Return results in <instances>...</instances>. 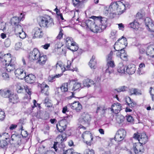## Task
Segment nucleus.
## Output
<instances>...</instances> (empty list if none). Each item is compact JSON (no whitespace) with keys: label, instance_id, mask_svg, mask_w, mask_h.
Returning <instances> with one entry per match:
<instances>
[{"label":"nucleus","instance_id":"obj_59","mask_svg":"<svg viewBox=\"0 0 154 154\" xmlns=\"http://www.w3.org/2000/svg\"><path fill=\"white\" fill-rule=\"evenodd\" d=\"M116 31L115 30H113L111 31L110 34V37L112 38H114L116 37Z\"/></svg>","mask_w":154,"mask_h":154},{"label":"nucleus","instance_id":"obj_45","mask_svg":"<svg viewBox=\"0 0 154 154\" xmlns=\"http://www.w3.org/2000/svg\"><path fill=\"white\" fill-rule=\"evenodd\" d=\"M107 65L108 66V68L106 70L107 72L108 70L109 67L113 68L115 66L113 60L107 61Z\"/></svg>","mask_w":154,"mask_h":154},{"label":"nucleus","instance_id":"obj_20","mask_svg":"<svg viewBox=\"0 0 154 154\" xmlns=\"http://www.w3.org/2000/svg\"><path fill=\"white\" fill-rule=\"evenodd\" d=\"M136 71L135 66L134 64H130L127 67L126 72L129 74H134Z\"/></svg>","mask_w":154,"mask_h":154},{"label":"nucleus","instance_id":"obj_38","mask_svg":"<svg viewBox=\"0 0 154 154\" xmlns=\"http://www.w3.org/2000/svg\"><path fill=\"white\" fill-rule=\"evenodd\" d=\"M81 84L78 82H75L71 90L74 91L77 90L79 91L81 87Z\"/></svg>","mask_w":154,"mask_h":154},{"label":"nucleus","instance_id":"obj_25","mask_svg":"<svg viewBox=\"0 0 154 154\" xmlns=\"http://www.w3.org/2000/svg\"><path fill=\"white\" fill-rule=\"evenodd\" d=\"M107 111V109L105 107L99 106L97 109L96 112L98 113L100 112L102 116H105L106 111Z\"/></svg>","mask_w":154,"mask_h":154},{"label":"nucleus","instance_id":"obj_4","mask_svg":"<svg viewBox=\"0 0 154 154\" xmlns=\"http://www.w3.org/2000/svg\"><path fill=\"white\" fill-rule=\"evenodd\" d=\"M109 8H112L114 11H117L118 14L123 13L125 10V5L120 2H114L112 3L109 7Z\"/></svg>","mask_w":154,"mask_h":154},{"label":"nucleus","instance_id":"obj_5","mask_svg":"<svg viewBox=\"0 0 154 154\" xmlns=\"http://www.w3.org/2000/svg\"><path fill=\"white\" fill-rule=\"evenodd\" d=\"M134 138L138 140L139 142L141 144H145L148 141V138L146 134L144 133L140 134L138 133L134 134Z\"/></svg>","mask_w":154,"mask_h":154},{"label":"nucleus","instance_id":"obj_24","mask_svg":"<svg viewBox=\"0 0 154 154\" xmlns=\"http://www.w3.org/2000/svg\"><path fill=\"white\" fill-rule=\"evenodd\" d=\"M37 60V61L36 62L37 63H38L39 64L41 65H44L47 60V57L46 55H42L41 56L40 54V57H39L38 59Z\"/></svg>","mask_w":154,"mask_h":154},{"label":"nucleus","instance_id":"obj_63","mask_svg":"<svg viewBox=\"0 0 154 154\" xmlns=\"http://www.w3.org/2000/svg\"><path fill=\"white\" fill-rule=\"evenodd\" d=\"M72 63V62L70 60H68L67 61V65L66 67H65V69H70V68L71 65Z\"/></svg>","mask_w":154,"mask_h":154},{"label":"nucleus","instance_id":"obj_55","mask_svg":"<svg viewBox=\"0 0 154 154\" xmlns=\"http://www.w3.org/2000/svg\"><path fill=\"white\" fill-rule=\"evenodd\" d=\"M144 14L142 12H138L136 15V17L137 19H140L144 16Z\"/></svg>","mask_w":154,"mask_h":154},{"label":"nucleus","instance_id":"obj_62","mask_svg":"<svg viewBox=\"0 0 154 154\" xmlns=\"http://www.w3.org/2000/svg\"><path fill=\"white\" fill-rule=\"evenodd\" d=\"M23 89V88L22 87L19 85H17L16 88L17 91L18 93H21Z\"/></svg>","mask_w":154,"mask_h":154},{"label":"nucleus","instance_id":"obj_53","mask_svg":"<svg viewBox=\"0 0 154 154\" xmlns=\"http://www.w3.org/2000/svg\"><path fill=\"white\" fill-rule=\"evenodd\" d=\"M19 35V37L20 38L22 39L24 38L26 36V33L23 30V31L20 32V33H18Z\"/></svg>","mask_w":154,"mask_h":154},{"label":"nucleus","instance_id":"obj_15","mask_svg":"<svg viewBox=\"0 0 154 154\" xmlns=\"http://www.w3.org/2000/svg\"><path fill=\"white\" fill-rule=\"evenodd\" d=\"M14 72L16 76L20 79H23L26 75V72L20 68L16 69Z\"/></svg>","mask_w":154,"mask_h":154},{"label":"nucleus","instance_id":"obj_17","mask_svg":"<svg viewBox=\"0 0 154 154\" xmlns=\"http://www.w3.org/2000/svg\"><path fill=\"white\" fill-rule=\"evenodd\" d=\"M111 107L112 111L116 114L118 113L122 109V106L119 103H114Z\"/></svg>","mask_w":154,"mask_h":154},{"label":"nucleus","instance_id":"obj_11","mask_svg":"<svg viewBox=\"0 0 154 154\" xmlns=\"http://www.w3.org/2000/svg\"><path fill=\"white\" fill-rule=\"evenodd\" d=\"M16 62L14 59H11L10 61L8 63L7 65H5L6 69L8 72L13 71L16 68Z\"/></svg>","mask_w":154,"mask_h":154},{"label":"nucleus","instance_id":"obj_50","mask_svg":"<svg viewBox=\"0 0 154 154\" xmlns=\"http://www.w3.org/2000/svg\"><path fill=\"white\" fill-rule=\"evenodd\" d=\"M2 136L4 137L6 140H7L8 141H9L10 135H9L8 133H3L1 134Z\"/></svg>","mask_w":154,"mask_h":154},{"label":"nucleus","instance_id":"obj_57","mask_svg":"<svg viewBox=\"0 0 154 154\" xmlns=\"http://www.w3.org/2000/svg\"><path fill=\"white\" fill-rule=\"evenodd\" d=\"M2 76L3 79L4 80H8L9 78V75L6 72L3 73Z\"/></svg>","mask_w":154,"mask_h":154},{"label":"nucleus","instance_id":"obj_12","mask_svg":"<svg viewBox=\"0 0 154 154\" xmlns=\"http://www.w3.org/2000/svg\"><path fill=\"white\" fill-rule=\"evenodd\" d=\"M11 59V54L8 53L4 55L0 54V63L4 65H7L8 63Z\"/></svg>","mask_w":154,"mask_h":154},{"label":"nucleus","instance_id":"obj_1","mask_svg":"<svg viewBox=\"0 0 154 154\" xmlns=\"http://www.w3.org/2000/svg\"><path fill=\"white\" fill-rule=\"evenodd\" d=\"M93 17H95L94 21H96V23H100L101 24L99 25V26L95 24L92 31L96 33L102 32L106 28L107 24V18L99 17L93 16Z\"/></svg>","mask_w":154,"mask_h":154},{"label":"nucleus","instance_id":"obj_40","mask_svg":"<svg viewBox=\"0 0 154 154\" xmlns=\"http://www.w3.org/2000/svg\"><path fill=\"white\" fill-rule=\"evenodd\" d=\"M8 146L7 141L5 140H0V147L2 149H6Z\"/></svg>","mask_w":154,"mask_h":154},{"label":"nucleus","instance_id":"obj_56","mask_svg":"<svg viewBox=\"0 0 154 154\" xmlns=\"http://www.w3.org/2000/svg\"><path fill=\"white\" fill-rule=\"evenodd\" d=\"M5 117L4 112L2 111H0V121H3Z\"/></svg>","mask_w":154,"mask_h":154},{"label":"nucleus","instance_id":"obj_27","mask_svg":"<svg viewBox=\"0 0 154 154\" xmlns=\"http://www.w3.org/2000/svg\"><path fill=\"white\" fill-rule=\"evenodd\" d=\"M126 102L129 107L132 108L134 107L136 105V103L134 102L129 97L126 98Z\"/></svg>","mask_w":154,"mask_h":154},{"label":"nucleus","instance_id":"obj_28","mask_svg":"<svg viewBox=\"0 0 154 154\" xmlns=\"http://www.w3.org/2000/svg\"><path fill=\"white\" fill-rule=\"evenodd\" d=\"M94 84V82L92 80H91V79L88 78L85 79L83 82V85L84 86L88 88L90 87L91 84Z\"/></svg>","mask_w":154,"mask_h":154},{"label":"nucleus","instance_id":"obj_44","mask_svg":"<svg viewBox=\"0 0 154 154\" xmlns=\"http://www.w3.org/2000/svg\"><path fill=\"white\" fill-rule=\"evenodd\" d=\"M130 91L131 94H134L136 95H139L141 94L138 91V90L136 88H132L130 89Z\"/></svg>","mask_w":154,"mask_h":154},{"label":"nucleus","instance_id":"obj_21","mask_svg":"<svg viewBox=\"0 0 154 154\" xmlns=\"http://www.w3.org/2000/svg\"><path fill=\"white\" fill-rule=\"evenodd\" d=\"M33 32L35 37L36 38H40L42 37L43 34L42 29L37 27L34 28Z\"/></svg>","mask_w":154,"mask_h":154},{"label":"nucleus","instance_id":"obj_16","mask_svg":"<svg viewBox=\"0 0 154 154\" xmlns=\"http://www.w3.org/2000/svg\"><path fill=\"white\" fill-rule=\"evenodd\" d=\"M85 136L88 138V140L85 142L88 145L91 146V141L93 140V138L92 134L89 131H86L83 133L82 137L84 138V137Z\"/></svg>","mask_w":154,"mask_h":154},{"label":"nucleus","instance_id":"obj_60","mask_svg":"<svg viewBox=\"0 0 154 154\" xmlns=\"http://www.w3.org/2000/svg\"><path fill=\"white\" fill-rule=\"evenodd\" d=\"M120 58L124 60H127L128 59V56L126 53L122 54L120 55Z\"/></svg>","mask_w":154,"mask_h":154},{"label":"nucleus","instance_id":"obj_54","mask_svg":"<svg viewBox=\"0 0 154 154\" xmlns=\"http://www.w3.org/2000/svg\"><path fill=\"white\" fill-rule=\"evenodd\" d=\"M84 154H94V152L92 149H86L84 152Z\"/></svg>","mask_w":154,"mask_h":154},{"label":"nucleus","instance_id":"obj_7","mask_svg":"<svg viewBox=\"0 0 154 154\" xmlns=\"http://www.w3.org/2000/svg\"><path fill=\"white\" fill-rule=\"evenodd\" d=\"M21 139L20 135L13 134L11 137L10 143L11 144H14L15 147H17L20 146L21 144Z\"/></svg>","mask_w":154,"mask_h":154},{"label":"nucleus","instance_id":"obj_58","mask_svg":"<svg viewBox=\"0 0 154 154\" xmlns=\"http://www.w3.org/2000/svg\"><path fill=\"white\" fill-rule=\"evenodd\" d=\"M138 23L134 21L133 22L130 23V27L133 29L136 28V25L138 24Z\"/></svg>","mask_w":154,"mask_h":154},{"label":"nucleus","instance_id":"obj_47","mask_svg":"<svg viewBox=\"0 0 154 154\" xmlns=\"http://www.w3.org/2000/svg\"><path fill=\"white\" fill-rule=\"evenodd\" d=\"M6 23L3 22L2 19L0 18V30H2V28L3 30L5 29V25Z\"/></svg>","mask_w":154,"mask_h":154},{"label":"nucleus","instance_id":"obj_2","mask_svg":"<svg viewBox=\"0 0 154 154\" xmlns=\"http://www.w3.org/2000/svg\"><path fill=\"white\" fill-rule=\"evenodd\" d=\"M67 116H65L63 119L60 121L59 123V125L57 124L56 125V127L57 130L60 132H63L66 129L67 123H69L72 117V114L70 115L66 113Z\"/></svg>","mask_w":154,"mask_h":154},{"label":"nucleus","instance_id":"obj_33","mask_svg":"<svg viewBox=\"0 0 154 154\" xmlns=\"http://www.w3.org/2000/svg\"><path fill=\"white\" fill-rule=\"evenodd\" d=\"M67 48L72 51H75L78 50L79 48L77 44L75 42H73V44L67 46Z\"/></svg>","mask_w":154,"mask_h":154},{"label":"nucleus","instance_id":"obj_32","mask_svg":"<svg viewBox=\"0 0 154 154\" xmlns=\"http://www.w3.org/2000/svg\"><path fill=\"white\" fill-rule=\"evenodd\" d=\"M95 22L88 20L86 21V24L87 27L89 28L91 30L93 29V28L94 27L95 25Z\"/></svg>","mask_w":154,"mask_h":154},{"label":"nucleus","instance_id":"obj_26","mask_svg":"<svg viewBox=\"0 0 154 154\" xmlns=\"http://www.w3.org/2000/svg\"><path fill=\"white\" fill-rule=\"evenodd\" d=\"M20 20L19 17H14L11 20V24L13 26H15L20 24Z\"/></svg>","mask_w":154,"mask_h":154},{"label":"nucleus","instance_id":"obj_42","mask_svg":"<svg viewBox=\"0 0 154 154\" xmlns=\"http://www.w3.org/2000/svg\"><path fill=\"white\" fill-rule=\"evenodd\" d=\"M66 44L67 48V46H69L71 44H73V42H75L73 41V39L70 37H67L66 39Z\"/></svg>","mask_w":154,"mask_h":154},{"label":"nucleus","instance_id":"obj_3","mask_svg":"<svg viewBox=\"0 0 154 154\" xmlns=\"http://www.w3.org/2000/svg\"><path fill=\"white\" fill-rule=\"evenodd\" d=\"M39 24L41 27L48 28L53 26L54 23L53 19L50 16L46 15L40 18Z\"/></svg>","mask_w":154,"mask_h":154},{"label":"nucleus","instance_id":"obj_39","mask_svg":"<svg viewBox=\"0 0 154 154\" xmlns=\"http://www.w3.org/2000/svg\"><path fill=\"white\" fill-rule=\"evenodd\" d=\"M119 46V44L117 42H116L115 43L114 45V48L115 50L116 51H120L121 54H125V51L122 49V48H119L118 47Z\"/></svg>","mask_w":154,"mask_h":154},{"label":"nucleus","instance_id":"obj_18","mask_svg":"<svg viewBox=\"0 0 154 154\" xmlns=\"http://www.w3.org/2000/svg\"><path fill=\"white\" fill-rule=\"evenodd\" d=\"M12 94L11 90L8 89L0 90V94L3 97L9 98Z\"/></svg>","mask_w":154,"mask_h":154},{"label":"nucleus","instance_id":"obj_10","mask_svg":"<svg viewBox=\"0 0 154 154\" xmlns=\"http://www.w3.org/2000/svg\"><path fill=\"white\" fill-rule=\"evenodd\" d=\"M145 22L147 29L151 32H154V23L149 17H146L145 20Z\"/></svg>","mask_w":154,"mask_h":154},{"label":"nucleus","instance_id":"obj_43","mask_svg":"<svg viewBox=\"0 0 154 154\" xmlns=\"http://www.w3.org/2000/svg\"><path fill=\"white\" fill-rule=\"evenodd\" d=\"M125 118L122 115H118L116 117L117 122L119 124L122 123L124 122Z\"/></svg>","mask_w":154,"mask_h":154},{"label":"nucleus","instance_id":"obj_61","mask_svg":"<svg viewBox=\"0 0 154 154\" xmlns=\"http://www.w3.org/2000/svg\"><path fill=\"white\" fill-rule=\"evenodd\" d=\"M150 89H151L150 91V93L152 101H154V88H150Z\"/></svg>","mask_w":154,"mask_h":154},{"label":"nucleus","instance_id":"obj_34","mask_svg":"<svg viewBox=\"0 0 154 154\" xmlns=\"http://www.w3.org/2000/svg\"><path fill=\"white\" fill-rule=\"evenodd\" d=\"M62 75V74H58L55 75H51L49 76L48 78V80L49 82H53L55 81L56 79L60 77Z\"/></svg>","mask_w":154,"mask_h":154},{"label":"nucleus","instance_id":"obj_49","mask_svg":"<svg viewBox=\"0 0 154 154\" xmlns=\"http://www.w3.org/2000/svg\"><path fill=\"white\" fill-rule=\"evenodd\" d=\"M11 41L8 38L6 39L4 42L5 46L6 47H9L11 45Z\"/></svg>","mask_w":154,"mask_h":154},{"label":"nucleus","instance_id":"obj_30","mask_svg":"<svg viewBox=\"0 0 154 154\" xmlns=\"http://www.w3.org/2000/svg\"><path fill=\"white\" fill-rule=\"evenodd\" d=\"M126 67L122 63H120L119 64L117 68V71L118 72L121 73H124L125 72V68Z\"/></svg>","mask_w":154,"mask_h":154},{"label":"nucleus","instance_id":"obj_22","mask_svg":"<svg viewBox=\"0 0 154 154\" xmlns=\"http://www.w3.org/2000/svg\"><path fill=\"white\" fill-rule=\"evenodd\" d=\"M146 53L147 55L152 57H154V45H151L147 47Z\"/></svg>","mask_w":154,"mask_h":154},{"label":"nucleus","instance_id":"obj_8","mask_svg":"<svg viewBox=\"0 0 154 154\" xmlns=\"http://www.w3.org/2000/svg\"><path fill=\"white\" fill-rule=\"evenodd\" d=\"M133 148L135 154H142L144 152V149L143 146L140 143H134Z\"/></svg>","mask_w":154,"mask_h":154},{"label":"nucleus","instance_id":"obj_37","mask_svg":"<svg viewBox=\"0 0 154 154\" xmlns=\"http://www.w3.org/2000/svg\"><path fill=\"white\" fill-rule=\"evenodd\" d=\"M41 92L45 94H47V92L49 90V86L46 84L44 85L43 84L41 85Z\"/></svg>","mask_w":154,"mask_h":154},{"label":"nucleus","instance_id":"obj_29","mask_svg":"<svg viewBox=\"0 0 154 154\" xmlns=\"http://www.w3.org/2000/svg\"><path fill=\"white\" fill-rule=\"evenodd\" d=\"M67 137V135L66 134L64 133H62V135H58L56 139L58 141L60 140V142L62 143L63 141L66 140Z\"/></svg>","mask_w":154,"mask_h":154},{"label":"nucleus","instance_id":"obj_36","mask_svg":"<svg viewBox=\"0 0 154 154\" xmlns=\"http://www.w3.org/2000/svg\"><path fill=\"white\" fill-rule=\"evenodd\" d=\"M116 42L119 45V44H123L125 46H126L128 44L126 38L123 36L122 37V38H119Z\"/></svg>","mask_w":154,"mask_h":154},{"label":"nucleus","instance_id":"obj_14","mask_svg":"<svg viewBox=\"0 0 154 154\" xmlns=\"http://www.w3.org/2000/svg\"><path fill=\"white\" fill-rule=\"evenodd\" d=\"M69 107L73 109H75L77 112H79L82 108V106L79 101H75L73 103L67 105Z\"/></svg>","mask_w":154,"mask_h":154},{"label":"nucleus","instance_id":"obj_52","mask_svg":"<svg viewBox=\"0 0 154 154\" xmlns=\"http://www.w3.org/2000/svg\"><path fill=\"white\" fill-rule=\"evenodd\" d=\"M73 152V149H67L65 151L63 150V154H72Z\"/></svg>","mask_w":154,"mask_h":154},{"label":"nucleus","instance_id":"obj_48","mask_svg":"<svg viewBox=\"0 0 154 154\" xmlns=\"http://www.w3.org/2000/svg\"><path fill=\"white\" fill-rule=\"evenodd\" d=\"M113 55V52L111 51H110V53L108 55L106 58V60L107 62L109 61H112V56Z\"/></svg>","mask_w":154,"mask_h":154},{"label":"nucleus","instance_id":"obj_9","mask_svg":"<svg viewBox=\"0 0 154 154\" xmlns=\"http://www.w3.org/2000/svg\"><path fill=\"white\" fill-rule=\"evenodd\" d=\"M40 53L38 50L35 48L29 54V59L30 60H37L40 57Z\"/></svg>","mask_w":154,"mask_h":154},{"label":"nucleus","instance_id":"obj_31","mask_svg":"<svg viewBox=\"0 0 154 154\" xmlns=\"http://www.w3.org/2000/svg\"><path fill=\"white\" fill-rule=\"evenodd\" d=\"M95 57L93 56L92 58L90 60L89 63V65L91 68L95 69L96 66V62L95 60Z\"/></svg>","mask_w":154,"mask_h":154},{"label":"nucleus","instance_id":"obj_19","mask_svg":"<svg viewBox=\"0 0 154 154\" xmlns=\"http://www.w3.org/2000/svg\"><path fill=\"white\" fill-rule=\"evenodd\" d=\"M24 79L26 82L29 83H34L35 80L36 78L35 76L33 74H29L26 75Z\"/></svg>","mask_w":154,"mask_h":154},{"label":"nucleus","instance_id":"obj_41","mask_svg":"<svg viewBox=\"0 0 154 154\" xmlns=\"http://www.w3.org/2000/svg\"><path fill=\"white\" fill-rule=\"evenodd\" d=\"M68 83L67 82L64 83L62 85L60 88L62 92H65L68 91Z\"/></svg>","mask_w":154,"mask_h":154},{"label":"nucleus","instance_id":"obj_51","mask_svg":"<svg viewBox=\"0 0 154 154\" xmlns=\"http://www.w3.org/2000/svg\"><path fill=\"white\" fill-rule=\"evenodd\" d=\"M22 45V44L21 42H18L15 44V48L16 50H18L21 48Z\"/></svg>","mask_w":154,"mask_h":154},{"label":"nucleus","instance_id":"obj_35","mask_svg":"<svg viewBox=\"0 0 154 154\" xmlns=\"http://www.w3.org/2000/svg\"><path fill=\"white\" fill-rule=\"evenodd\" d=\"M14 32L16 35L18 34L20 32L23 31V29L20 24L14 26Z\"/></svg>","mask_w":154,"mask_h":154},{"label":"nucleus","instance_id":"obj_46","mask_svg":"<svg viewBox=\"0 0 154 154\" xmlns=\"http://www.w3.org/2000/svg\"><path fill=\"white\" fill-rule=\"evenodd\" d=\"M128 89V88L127 87L123 86L119 88L118 89H116V90L118 92H120L121 91H126Z\"/></svg>","mask_w":154,"mask_h":154},{"label":"nucleus","instance_id":"obj_6","mask_svg":"<svg viewBox=\"0 0 154 154\" xmlns=\"http://www.w3.org/2000/svg\"><path fill=\"white\" fill-rule=\"evenodd\" d=\"M126 131L122 128L117 131L115 135L114 139L116 141H120L122 140L126 136Z\"/></svg>","mask_w":154,"mask_h":154},{"label":"nucleus","instance_id":"obj_13","mask_svg":"<svg viewBox=\"0 0 154 154\" xmlns=\"http://www.w3.org/2000/svg\"><path fill=\"white\" fill-rule=\"evenodd\" d=\"M91 120V117L88 113L84 112L82 115L81 122L84 125H88Z\"/></svg>","mask_w":154,"mask_h":154},{"label":"nucleus","instance_id":"obj_23","mask_svg":"<svg viewBox=\"0 0 154 154\" xmlns=\"http://www.w3.org/2000/svg\"><path fill=\"white\" fill-rule=\"evenodd\" d=\"M9 100L10 102L13 104L17 103L19 101L18 96L14 94H11L9 97Z\"/></svg>","mask_w":154,"mask_h":154},{"label":"nucleus","instance_id":"obj_64","mask_svg":"<svg viewBox=\"0 0 154 154\" xmlns=\"http://www.w3.org/2000/svg\"><path fill=\"white\" fill-rule=\"evenodd\" d=\"M127 117V121L129 122H132L133 120V118L132 116L130 115H128Z\"/></svg>","mask_w":154,"mask_h":154}]
</instances>
